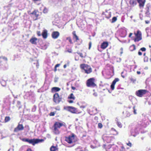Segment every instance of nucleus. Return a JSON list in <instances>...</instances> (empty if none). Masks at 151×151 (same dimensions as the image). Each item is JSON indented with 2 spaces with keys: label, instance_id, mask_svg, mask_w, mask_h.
Returning a JSON list of instances; mask_svg holds the SVG:
<instances>
[{
  "label": "nucleus",
  "instance_id": "nucleus-59",
  "mask_svg": "<svg viewBox=\"0 0 151 151\" xmlns=\"http://www.w3.org/2000/svg\"><path fill=\"white\" fill-rule=\"evenodd\" d=\"M68 52H71V51H69V50H68Z\"/></svg>",
  "mask_w": 151,
  "mask_h": 151
},
{
  "label": "nucleus",
  "instance_id": "nucleus-36",
  "mask_svg": "<svg viewBox=\"0 0 151 151\" xmlns=\"http://www.w3.org/2000/svg\"><path fill=\"white\" fill-rule=\"evenodd\" d=\"M60 64H56L55 65V68H57V67H59L60 66Z\"/></svg>",
  "mask_w": 151,
  "mask_h": 151
},
{
  "label": "nucleus",
  "instance_id": "nucleus-58",
  "mask_svg": "<svg viewBox=\"0 0 151 151\" xmlns=\"http://www.w3.org/2000/svg\"><path fill=\"white\" fill-rule=\"evenodd\" d=\"M122 53H123V51H121V52H120L121 54V55Z\"/></svg>",
  "mask_w": 151,
  "mask_h": 151
},
{
  "label": "nucleus",
  "instance_id": "nucleus-6",
  "mask_svg": "<svg viewBox=\"0 0 151 151\" xmlns=\"http://www.w3.org/2000/svg\"><path fill=\"white\" fill-rule=\"evenodd\" d=\"M74 137L73 134L69 136L68 137L65 138V140L69 143H72L74 139Z\"/></svg>",
  "mask_w": 151,
  "mask_h": 151
},
{
  "label": "nucleus",
  "instance_id": "nucleus-61",
  "mask_svg": "<svg viewBox=\"0 0 151 151\" xmlns=\"http://www.w3.org/2000/svg\"><path fill=\"white\" fill-rule=\"evenodd\" d=\"M122 149H124V147H122Z\"/></svg>",
  "mask_w": 151,
  "mask_h": 151
},
{
  "label": "nucleus",
  "instance_id": "nucleus-50",
  "mask_svg": "<svg viewBox=\"0 0 151 151\" xmlns=\"http://www.w3.org/2000/svg\"><path fill=\"white\" fill-rule=\"evenodd\" d=\"M137 73L138 74H140L141 73H140V71H137Z\"/></svg>",
  "mask_w": 151,
  "mask_h": 151
},
{
  "label": "nucleus",
  "instance_id": "nucleus-25",
  "mask_svg": "<svg viewBox=\"0 0 151 151\" xmlns=\"http://www.w3.org/2000/svg\"><path fill=\"white\" fill-rule=\"evenodd\" d=\"M10 119V118L9 116H6L5 119V121L6 122H8Z\"/></svg>",
  "mask_w": 151,
  "mask_h": 151
},
{
  "label": "nucleus",
  "instance_id": "nucleus-19",
  "mask_svg": "<svg viewBox=\"0 0 151 151\" xmlns=\"http://www.w3.org/2000/svg\"><path fill=\"white\" fill-rule=\"evenodd\" d=\"M50 151H58V148L56 146H52L50 148Z\"/></svg>",
  "mask_w": 151,
  "mask_h": 151
},
{
  "label": "nucleus",
  "instance_id": "nucleus-55",
  "mask_svg": "<svg viewBox=\"0 0 151 151\" xmlns=\"http://www.w3.org/2000/svg\"><path fill=\"white\" fill-rule=\"evenodd\" d=\"M120 50L122 51H123V48L122 47L121 48V49H120Z\"/></svg>",
  "mask_w": 151,
  "mask_h": 151
},
{
  "label": "nucleus",
  "instance_id": "nucleus-22",
  "mask_svg": "<svg viewBox=\"0 0 151 151\" xmlns=\"http://www.w3.org/2000/svg\"><path fill=\"white\" fill-rule=\"evenodd\" d=\"M37 11L35 10L34 11L32 14L34 15L36 17H37L39 16V14H37Z\"/></svg>",
  "mask_w": 151,
  "mask_h": 151
},
{
  "label": "nucleus",
  "instance_id": "nucleus-18",
  "mask_svg": "<svg viewBox=\"0 0 151 151\" xmlns=\"http://www.w3.org/2000/svg\"><path fill=\"white\" fill-rule=\"evenodd\" d=\"M61 89L57 87H54L52 89V92H56L59 91Z\"/></svg>",
  "mask_w": 151,
  "mask_h": 151
},
{
  "label": "nucleus",
  "instance_id": "nucleus-5",
  "mask_svg": "<svg viewBox=\"0 0 151 151\" xmlns=\"http://www.w3.org/2000/svg\"><path fill=\"white\" fill-rule=\"evenodd\" d=\"M146 92L147 91L145 90H139L136 92V94L137 96L141 97L145 94Z\"/></svg>",
  "mask_w": 151,
  "mask_h": 151
},
{
  "label": "nucleus",
  "instance_id": "nucleus-62",
  "mask_svg": "<svg viewBox=\"0 0 151 151\" xmlns=\"http://www.w3.org/2000/svg\"><path fill=\"white\" fill-rule=\"evenodd\" d=\"M145 54H146L145 53H144V54H143L144 56H145Z\"/></svg>",
  "mask_w": 151,
  "mask_h": 151
},
{
  "label": "nucleus",
  "instance_id": "nucleus-28",
  "mask_svg": "<svg viewBox=\"0 0 151 151\" xmlns=\"http://www.w3.org/2000/svg\"><path fill=\"white\" fill-rule=\"evenodd\" d=\"M43 12L44 13H46L47 12V9L45 8V7H44L43 9Z\"/></svg>",
  "mask_w": 151,
  "mask_h": 151
},
{
  "label": "nucleus",
  "instance_id": "nucleus-63",
  "mask_svg": "<svg viewBox=\"0 0 151 151\" xmlns=\"http://www.w3.org/2000/svg\"><path fill=\"white\" fill-rule=\"evenodd\" d=\"M131 18H132V16H131V17H130Z\"/></svg>",
  "mask_w": 151,
  "mask_h": 151
},
{
  "label": "nucleus",
  "instance_id": "nucleus-23",
  "mask_svg": "<svg viewBox=\"0 0 151 151\" xmlns=\"http://www.w3.org/2000/svg\"><path fill=\"white\" fill-rule=\"evenodd\" d=\"M117 120V119H116V121H117V125L120 128H121L122 127V124L120 122L118 121Z\"/></svg>",
  "mask_w": 151,
  "mask_h": 151
},
{
  "label": "nucleus",
  "instance_id": "nucleus-32",
  "mask_svg": "<svg viewBox=\"0 0 151 151\" xmlns=\"http://www.w3.org/2000/svg\"><path fill=\"white\" fill-rule=\"evenodd\" d=\"M135 106H134L133 107V109H134V114H137V112L136 111V110L135 109Z\"/></svg>",
  "mask_w": 151,
  "mask_h": 151
},
{
  "label": "nucleus",
  "instance_id": "nucleus-17",
  "mask_svg": "<svg viewBox=\"0 0 151 151\" xmlns=\"http://www.w3.org/2000/svg\"><path fill=\"white\" fill-rule=\"evenodd\" d=\"M129 3L132 6H134L137 4L136 0H130L129 1Z\"/></svg>",
  "mask_w": 151,
  "mask_h": 151
},
{
  "label": "nucleus",
  "instance_id": "nucleus-42",
  "mask_svg": "<svg viewBox=\"0 0 151 151\" xmlns=\"http://www.w3.org/2000/svg\"><path fill=\"white\" fill-rule=\"evenodd\" d=\"M44 7L42 6L41 7H40V10H42V9L43 10Z\"/></svg>",
  "mask_w": 151,
  "mask_h": 151
},
{
  "label": "nucleus",
  "instance_id": "nucleus-49",
  "mask_svg": "<svg viewBox=\"0 0 151 151\" xmlns=\"http://www.w3.org/2000/svg\"><path fill=\"white\" fill-rule=\"evenodd\" d=\"M66 67H67V65L66 64L64 65L63 66V68H66Z\"/></svg>",
  "mask_w": 151,
  "mask_h": 151
},
{
  "label": "nucleus",
  "instance_id": "nucleus-56",
  "mask_svg": "<svg viewBox=\"0 0 151 151\" xmlns=\"http://www.w3.org/2000/svg\"><path fill=\"white\" fill-rule=\"evenodd\" d=\"M57 70L56 68H55V71Z\"/></svg>",
  "mask_w": 151,
  "mask_h": 151
},
{
  "label": "nucleus",
  "instance_id": "nucleus-1",
  "mask_svg": "<svg viewBox=\"0 0 151 151\" xmlns=\"http://www.w3.org/2000/svg\"><path fill=\"white\" fill-rule=\"evenodd\" d=\"M23 141L27 142L30 144H32L33 145H34L35 144L39 142H42L43 141V139H28L24 138L22 139Z\"/></svg>",
  "mask_w": 151,
  "mask_h": 151
},
{
  "label": "nucleus",
  "instance_id": "nucleus-51",
  "mask_svg": "<svg viewBox=\"0 0 151 151\" xmlns=\"http://www.w3.org/2000/svg\"><path fill=\"white\" fill-rule=\"evenodd\" d=\"M81 108H84L85 107V106H81L80 107Z\"/></svg>",
  "mask_w": 151,
  "mask_h": 151
},
{
  "label": "nucleus",
  "instance_id": "nucleus-2",
  "mask_svg": "<svg viewBox=\"0 0 151 151\" xmlns=\"http://www.w3.org/2000/svg\"><path fill=\"white\" fill-rule=\"evenodd\" d=\"M80 68L81 69H83L85 73L89 74L92 72V69L90 66L85 64H82L80 65Z\"/></svg>",
  "mask_w": 151,
  "mask_h": 151
},
{
  "label": "nucleus",
  "instance_id": "nucleus-35",
  "mask_svg": "<svg viewBox=\"0 0 151 151\" xmlns=\"http://www.w3.org/2000/svg\"><path fill=\"white\" fill-rule=\"evenodd\" d=\"M55 113L54 112H51L50 113V115L51 116H53L55 115Z\"/></svg>",
  "mask_w": 151,
  "mask_h": 151
},
{
  "label": "nucleus",
  "instance_id": "nucleus-52",
  "mask_svg": "<svg viewBox=\"0 0 151 151\" xmlns=\"http://www.w3.org/2000/svg\"><path fill=\"white\" fill-rule=\"evenodd\" d=\"M27 151H32V150L30 149H29L27 150Z\"/></svg>",
  "mask_w": 151,
  "mask_h": 151
},
{
  "label": "nucleus",
  "instance_id": "nucleus-60",
  "mask_svg": "<svg viewBox=\"0 0 151 151\" xmlns=\"http://www.w3.org/2000/svg\"><path fill=\"white\" fill-rule=\"evenodd\" d=\"M39 65L38 63H37V66L38 67V66H39Z\"/></svg>",
  "mask_w": 151,
  "mask_h": 151
},
{
  "label": "nucleus",
  "instance_id": "nucleus-3",
  "mask_svg": "<svg viewBox=\"0 0 151 151\" xmlns=\"http://www.w3.org/2000/svg\"><path fill=\"white\" fill-rule=\"evenodd\" d=\"M94 79L93 78H90L87 81L86 85L88 87H94L96 86L94 82Z\"/></svg>",
  "mask_w": 151,
  "mask_h": 151
},
{
  "label": "nucleus",
  "instance_id": "nucleus-16",
  "mask_svg": "<svg viewBox=\"0 0 151 151\" xmlns=\"http://www.w3.org/2000/svg\"><path fill=\"white\" fill-rule=\"evenodd\" d=\"M108 45V43L107 42H104L101 45V48L102 49H105Z\"/></svg>",
  "mask_w": 151,
  "mask_h": 151
},
{
  "label": "nucleus",
  "instance_id": "nucleus-43",
  "mask_svg": "<svg viewBox=\"0 0 151 151\" xmlns=\"http://www.w3.org/2000/svg\"><path fill=\"white\" fill-rule=\"evenodd\" d=\"M68 102L70 103H73V101H72V100H69L68 101Z\"/></svg>",
  "mask_w": 151,
  "mask_h": 151
},
{
  "label": "nucleus",
  "instance_id": "nucleus-47",
  "mask_svg": "<svg viewBox=\"0 0 151 151\" xmlns=\"http://www.w3.org/2000/svg\"><path fill=\"white\" fill-rule=\"evenodd\" d=\"M73 36H75V35H76V32H75V31H74V32H73Z\"/></svg>",
  "mask_w": 151,
  "mask_h": 151
},
{
  "label": "nucleus",
  "instance_id": "nucleus-34",
  "mask_svg": "<svg viewBox=\"0 0 151 151\" xmlns=\"http://www.w3.org/2000/svg\"><path fill=\"white\" fill-rule=\"evenodd\" d=\"M37 35L39 36H40L41 35V32L40 31L37 32Z\"/></svg>",
  "mask_w": 151,
  "mask_h": 151
},
{
  "label": "nucleus",
  "instance_id": "nucleus-64",
  "mask_svg": "<svg viewBox=\"0 0 151 151\" xmlns=\"http://www.w3.org/2000/svg\"><path fill=\"white\" fill-rule=\"evenodd\" d=\"M149 47H151V46L150 45H149Z\"/></svg>",
  "mask_w": 151,
  "mask_h": 151
},
{
  "label": "nucleus",
  "instance_id": "nucleus-33",
  "mask_svg": "<svg viewBox=\"0 0 151 151\" xmlns=\"http://www.w3.org/2000/svg\"><path fill=\"white\" fill-rule=\"evenodd\" d=\"M146 48L145 47H142L140 49V50L142 51H145L146 50Z\"/></svg>",
  "mask_w": 151,
  "mask_h": 151
},
{
  "label": "nucleus",
  "instance_id": "nucleus-20",
  "mask_svg": "<svg viewBox=\"0 0 151 151\" xmlns=\"http://www.w3.org/2000/svg\"><path fill=\"white\" fill-rule=\"evenodd\" d=\"M68 98L74 100L75 99V97L74 96L73 94V93H71L69 96L68 97Z\"/></svg>",
  "mask_w": 151,
  "mask_h": 151
},
{
  "label": "nucleus",
  "instance_id": "nucleus-31",
  "mask_svg": "<svg viewBox=\"0 0 151 151\" xmlns=\"http://www.w3.org/2000/svg\"><path fill=\"white\" fill-rule=\"evenodd\" d=\"M73 38H75L76 40H79V38L76 35H75V36H73Z\"/></svg>",
  "mask_w": 151,
  "mask_h": 151
},
{
  "label": "nucleus",
  "instance_id": "nucleus-11",
  "mask_svg": "<svg viewBox=\"0 0 151 151\" xmlns=\"http://www.w3.org/2000/svg\"><path fill=\"white\" fill-rule=\"evenodd\" d=\"M63 125V124L58 122H56L54 125V127L57 128H60V127Z\"/></svg>",
  "mask_w": 151,
  "mask_h": 151
},
{
  "label": "nucleus",
  "instance_id": "nucleus-12",
  "mask_svg": "<svg viewBox=\"0 0 151 151\" xmlns=\"http://www.w3.org/2000/svg\"><path fill=\"white\" fill-rule=\"evenodd\" d=\"M42 35L44 38H47V31L46 29L44 30L42 33Z\"/></svg>",
  "mask_w": 151,
  "mask_h": 151
},
{
  "label": "nucleus",
  "instance_id": "nucleus-39",
  "mask_svg": "<svg viewBox=\"0 0 151 151\" xmlns=\"http://www.w3.org/2000/svg\"><path fill=\"white\" fill-rule=\"evenodd\" d=\"M127 145L129 146L130 147H131V146H132V144L130 142H129V143H127Z\"/></svg>",
  "mask_w": 151,
  "mask_h": 151
},
{
  "label": "nucleus",
  "instance_id": "nucleus-13",
  "mask_svg": "<svg viewBox=\"0 0 151 151\" xmlns=\"http://www.w3.org/2000/svg\"><path fill=\"white\" fill-rule=\"evenodd\" d=\"M137 1L139 4L140 7H143L145 2V0H137Z\"/></svg>",
  "mask_w": 151,
  "mask_h": 151
},
{
  "label": "nucleus",
  "instance_id": "nucleus-8",
  "mask_svg": "<svg viewBox=\"0 0 151 151\" xmlns=\"http://www.w3.org/2000/svg\"><path fill=\"white\" fill-rule=\"evenodd\" d=\"M54 101L56 103H59L60 101L59 94L58 93H56L53 96Z\"/></svg>",
  "mask_w": 151,
  "mask_h": 151
},
{
  "label": "nucleus",
  "instance_id": "nucleus-53",
  "mask_svg": "<svg viewBox=\"0 0 151 151\" xmlns=\"http://www.w3.org/2000/svg\"><path fill=\"white\" fill-rule=\"evenodd\" d=\"M72 88L73 90H75V87H72Z\"/></svg>",
  "mask_w": 151,
  "mask_h": 151
},
{
  "label": "nucleus",
  "instance_id": "nucleus-10",
  "mask_svg": "<svg viewBox=\"0 0 151 151\" xmlns=\"http://www.w3.org/2000/svg\"><path fill=\"white\" fill-rule=\"evenodd\" d=\"M60 33L57 31L53 32L52 34V37L54 39H56L59 36Z\"/></svg>",
  "mask_w": 151,
  "mask_h": 151
},
{
  "label": "nucleus",
  "instance_id": "nucleus-54",
  "mask_svg": "<svg viewBox=\"0 0 151 151\" xmlns=\"http://www.w3.org/2000/svg\"><path fill=\"white\" fill-rule=\"evenodd\" d=\"M145 22H146V23H147V24H148L149 23V22L147 21H145Z\"/></svg>",
  "mask_w": 151,
  "mask_h": 151
},
{
  "label": "nucleus",
  "instance_id": "nucleus-29",
  "mask_svg": "<svg viewBox=\"0 0 151 151\" xmlns=\"http://www.w3.org/2000/svg\"><path fill=\"white\" fill-rule=\"evenodd\" d=\"M67 40H69V42L71 43H72V41L70 37H68L67 38Z\"/></svg>",
  "mask_w": 151,
  "mask_h": 151
},
{
  "label": "nucleus",
  "instance_id": "nucleus-7",
  "mask_svg": "<svg viewBox=\"0 0 151 151\" xmlns=\"http://www.w3.org/2000/svg\"><path fill=\"white\" fill-rule=\"evenodd\" d=\"M24 128V127L22 124H19L14 129V132H17L19 131L23 130Z\"/></svg>",
  "mask_w": 151,
  "mask_h": 151
},
{
  "label": "nucleus",
  "instance_id": "nucleus-48",
  "mask_svg": "<svg viewBox=\"0 0 151 151\" xmlns=\"http://www.w3.org/2000/svg\"><path fill=\"white\" fill-rule=\"evenodd\" d=\"M93 95L95 96H97V94L96 93H93Z\"/></svg>",
  "mask_w": 151,
  "mask_h": 151
},
{
  "label": "nucleus",
  "instance_id": "nucleus-38",
  "mask_svg": "<svg viewBox=\"0 0 151 151\" xmlns=\"http://www.w3.org/2000/svg\"><path fill=\"white\" fill-rule=\"evenodd\" d=\"M3 59L4 60H5L7 61V59L6 57H2Z\"/></svg>",
  "mask_w": 151,
  "mask_h": 151
},
{
  "label": "nucleus",
  "instance_id": "nucleus-40",
  "mask_svg": "<svg viewBox=\"0 0 151 151\" xmlns=\"http://www.w3.org/2000/svg\"><path fill=\"white\" fill-rule=\"evenodd\" d=\"M91 42H90L89 43V49H90L91 47Z\"/></svg>",
  "mask_w": 151,
  "mask_h": 151
},
{
  "label": "nucleus",
  "instance_id": "nucleus-9",
  "mask_svg": "<svg viewBox=\"0 0 151 151\" xmlns=\"http://www.w3.org/2000/svg\"><path fill=\"white\" fill-rule=\"evenodd\" d=\"M119 79L118 78H116L113 81L111 85V88L112 90H114V86L117 82L118 81Z\"/></svg>",
  "mask_w": 151,
  "mask_h": 151
},
{
  "label": "nucleus",
  "instance_id": "nucleus-14",
  "mask_svg": "<svg viewBox=\"0 0 151 151\" xmlns=\"http://www.w3.org/2000/svg\"><path fill=\"white\" fill-rule=\"evenodd\" d=\"M37 39L35 37H32L30 40V42L33 44H36L37 43Z\"/></svg>",
  "mask_w": 151,
  "mask_h": 151
},
{
  "label": "nucleus",
  "instance_id": "nucleus-57",
  "mask_svg": "<svg viewBox=\"0 0 151 151\" xmlns=\"http://www.w3.org/2000/svg\"><path fill=\"white\" fill-rule=\"evenodd\" d=\"M122 77L123 78H124L125 77V76H123L122 75Z\"/></svg>",
  "mask_w": 151,
  "mask_h": 151
},
{
  "label": "nucleus",
  "instance_id": "nucleus-4",
  "mask_svg": "<svg viewBox=\"0 0 151 151\" xmlns=\"http://www.w3.org/2000/svg\"><path fill=\"white\" fill-rule=\"evenodd\" d=\"M136 37L134 39L135 42H138L142 39V34L141 32L139 30H138L137 33H134Z\"/></svg>",
  "mask_w": 151,
  "mask_h": 151
},
{
  "label": "nucleus",
  "instance_id": "nucleus-26",
  "mask_svg": "<svg viewBox=\"0 0 151 151\" xmlns=\"http://www.w3.org/2000/svg\"><path fill=\"white\" fill-rule=\"evenodd\" d=\"M77 53L82 58H84V57H85L86 56V55H85V56H83V54L82 53H81L79 52H77Z\"/></svg>",
  "mask_w": 151,
  "mask_h": 151
},
{
  "label": "nucleus",
  "instance_id": "nucleus-44",
  "mask_svg": "<svg viewBox=\"0 0 151 151\" xmlns=\"http://www.w3.org/2000/svg\"><path fill=\"white\" fill-rule=\"evenodd\" d=\"M56 109L58 110H59L60 109V108L59 107H57L56 108Z\"/></svg>",
  "mask_w": 151,
  "mask_h": 151
},
{
  "label": "nucleus",
  "instance_id": "nucleus-46",
  "mask_svg": "<svg viewBox=\"0 0 151 151\" xmlns=\"http://www.w3.org/2000/svg\"><path fill=\"white\" fill-rule=\"evenodd\" d=\"M8 151H14L13 149H10Z\"/></svg>",
  "mask_w": 151,
  "mask_h": 151
},
{
  "label": "nucleus",
  "instance_id": "nucleus-37",
  "mask_svg": "<svg viewBox=\"0 0 151 151\" xmlns=\"http://www.w3.org/2000/svg\"><path fill=\"white\" fill-rule=\"evenodd\" d=\"M130 80L131 81H132L133 82L136 81V80H134L133 78H131Z\"/></svg>",
  "mask_w": 151,
  "mask_h": 151
},
{
  "label": "nucleus",
  "instance_id": "nucleus-27",
  "mask_svg": "<svg viewBox=\"0 0 151 151\" xmlns=\"http://www.w3.org/2000/svg\"><path fill=\"white\" fill-rule=\"evenodd\" d=\"M117 20V18L116 17H114L112 19L111 22L112 23L116 21Z\"/></svg>",
  "mask_w": 151,
  "mask_h": 151
},
{
  "label": "nucleus",
  "instance_id": "nucleus-41",
  "mask_svg": "<svg viewBox=\"0 0 151 151\" xmlns=\"http://www.w3.org/2000/svg\"><path fill=\"white\" fill-rule=\"evenodd\" d=\"M138 55H142V53L140 52L139 51L138 52Z\"/></svg>",
  "mask_w": 151,
  "mask_h": 151
},
{
  "label": "nucleus",
  "instance_id": "nucleus-30",
  "mask_svg": "<svg viewBox=\"0 0 151 151\" xmlns=\"http://www.w3.org/2000/svg\"><path fill=\"white\" fill-rule=\"evenodd\" d=\"M98 127L100 128H101L102 127V125L101 123H99L98 124Z\"/></svg>",
  "mask_w": 151,
  "mask_h": 151
},
{
  "label": "nucleus",
  "instance_id": "nucleus-21",
  "mask_svg": "<svg viewBox=\"0 0 151 151\" xmlns=\"http://www.w3.org/2000/svg\"><path fill=\"white\" fill-rule=\"evenodd\" d=\"M129 49L131 51H133L135 50V46L134 45H133L130 46Z\"/></svg>",
  "mask_w": 151,
  "mask_h": 151
},
{
  "label": "nucleus",
  "instance_id": "nucleus-45",
  "mask_svg": "<svg viewBox=\"0 0 151 151\" xmlns=\"http://www.w3.org/2000/svg\"><path fill=\"white\" fill-rule=\"evenodd\" d=\"M132 34H133L132 33H130L129 34V37H131V36L132 35Z\"/></svg>",
  "mask_w": 151,
  "mask_h": 151
},
{
  "label": "nucleus",
  "instance_id": "nucleus-24",
  "mask_svg": "<svg viewBox=\"0 0 151 151\" xmlns=\"http://www.w3.org/2000/svg\"><path fill=\"white\" fill-rule=\"evenodd\" d=\"M58 129V128H55V127H54V132L55 134H59V131Z\"/></svg>",
  "mask_w": 151,
  "mask_h": 151
},
{
  "label": "nucleus",
  "instance_id": "nucleus-15",
  "mask_svg": "<svg viewBox=\"0 0 151 151\" xmlns=\"http://www.w3.org/2000/svg\"><path fill=\"white\" fill-rule=\"evenodd\" d=\"M68 110L72 113L76 112V109L75 108L72 106H68Z\"/></svg>",
  "mask_w": 151,
  "mask_h": 151
}]
</instances>
